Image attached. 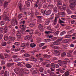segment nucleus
Here are the masks:
<instances>
[{
  "mask_svg": "<svg viewBox=\"0 0 76 76\" xmlns=\"http://www.w3.org/2000/svg\"><path fill=\"white\" fill-rule=\"evenodd\" d=\"M69 3L71 5H70V7L72 10H74L75 6H76V1L75 0H69Z\"/></svg>",
  "mask_w": 76,
  "mask_h": 76,
  "instance_id": "nucleus-1",
  "label": "nucleus"
},
{
  "mask_svg": "<svg viewBox=\"0 0 76 76\" xmlns=\"http://www.w3.org/2000/svg\"><path fill=\"white\" fill-rule=\"evenodd\" d=\"M20 72H21V75H23V74H28L29 72H27V70L26 69L23 68H21L20 69Z\"/></svg>",
  "mask_w": 76,
  "mask_h": 76,
  "instance_id": "nucleus-2",
  "label": "nucleus"
},
{
  "mask_svg": "<svg viewBox=\"0 0 76 76\" xmlns=\"http://www.w3.org/2000/svg\"><path fill=\"white\" fill-rule=\"evenodd\" d=\"M57 39V38L56 37L52 38L50 40V39H44V41L45 42H50V41H55V39Z\"/></svg>",
  "mask_w": 76,
  "mask_h": 76,
  "instance_id": "nucleus-3",
  "label": "nucleus"
},
{
  "mask_svg": "<svg viewBox=\"0 0 76 76\" xmlns=\"http://www.w3.org/2000/svg\"><path fill=\"white\" fill-rule=\"evenodd\" d=\"M0 31L2 33L5 34V33H6L7 32V28H5L4 29L3 28H0Z\"/></svg>",
  "mask_w": 76,
  "mask_h": 76,
  "instance_id": "nucleus-4",
  "label": "nucleus"
},
{
  "mask_svg": "<svg viewBox=\"0 0 76 76\" xmlns=\"http://www.w3.org/2000/svg\"><path fill=\"white\" fill-rule=\"evenodd\" d=\"M30 1L31 2V3H32L31 0H28L26 1V5L28 7H29L30 6Z\"/></svg>",
  "mask_w": 76,
  "mask_h": 76,
  "instance_id": "nucleus-5",
  "label": "nucleus"
},
{
  "mask_svg": "<svg viewBox=\"0 0 76 76\" xmlns=\"http://www.w3.org/2000/svg\"><path fill=\"white\" fill-rule=\"evenodd\" d=\"M63 61H62L61 60H59L58 61V62H59L58 63V64H59L60 66H61L63 65Z\"/></svg>",
  "mask_w": 76,
  "mask_h": 76,
  "instance_id": "nucleus-6",
  "label": "nucleus"
},
{
  "mask_svg": "<svg viewBox=\"0 0 76 76\" xmlns=\"http://www.w3.org/2000/svg\"><path fill=\"white\" fill-rule=\"evenodd\" d=\"M50 22V19L49 18L46 19L45 22L46 25H48L49 24Z\"/></svg>",
  "mask_w": 76,
  "mask_h": 76,
  "instance_id": "nucleus-7",
  "label": "nucleus"
},
{
  "mask_svg": "<svg viewBox=\"0 0 76 76\" xmlns=\"http://www.w3.org/2000/svg\"><path fill=\"white\" fill-rule=\"evenodd\" d=\"M57 17H55L54 22L53 23V25H56L57 24Z\"/></svg>",
  "mask_w": 76,
  "mask_h": 76,
  "instance_id": "nucleus-8",
  "label": "nucleus"
},
{
  "mask_svg": "<svg viewBox=\"0 0 76 76\" xmlns=\"http://www.w3.org/2000/svg\"><path fill=\"white\" fill-rule=\"evenodd\" d=\"M57 3L58 7V6L62 5V2L61 0H58L57 1Z\"/></svg>",
  "mask_w": 76,
  "mask_h": 76,
  "instance_id": "nucleus-9",
  "label": "nucleus"
},
{
  "mask_svg": "<svg viewBox=\"0 0 76 76\" xmlns=\"http://www.w3.org/2000/svg\"><path fill=\"white\" fill-rule=\"evenodd\" d=\"M38 28L40 31H43V26L41 24H39V25Z\"/></svg>",
  "mask_w": 76,
  "mask_h": 76,
  "instance_id": "nucleus-10",
  "label": "nucleus"
},
{
  "mask_svg": "<svg viewBox=\"0 0 76 76\" xmlns=\"http://www.w3.org/2000/svg\"><path fill=\"white\" fill-rule=\"evenodd\" d=\"M51 10H48L46 13V15H47V16L50 15L51 14Z\"/></svg>",
  "mask_w": 76,
  "mask_h": 76,
  "instance_id": "nucleus-11",
  "label": "nucleus"
},
{
  "mask_svg": "<svg viewBox=\"0 0 76 76\" xmlns=\"http://www.w3.org/2000/svg\"><path fill=\"white\" fill-rule=\"evenodd\" d=\"M69 42V40L67 39H64L62 41V43L63 44H66V43H68Z\"/></svg>",
  "mask_w": 76,
  "mask_h": 76,
  "instance_id": "nucleus-12",
  "label": "nucleus"
},
{
  "mask_svg": "<svg viewBox=\"0 0 76 76\" xmlns=\"http://www.w3.org/2000/svg\"><path fill=\"white\" fill-rule=\"evenodd\" d=\"M53 44H54V45H59L60 43V42H58V41H56L53 43Z\"/></svg>",
  "mask_w": 76,
  "mask_h": 76,
  "instance_id": "nucleus-13",
  "label": "nucleus"
},
{
  "mask_svg": "<svg viewBox=\"0 0 76 76\" xmlns=\"http://www.w3.org/2000/svg\"><path fill=\"white\" fill-rule=\"evenodd\" d=\"M54 7V6L53 4H49L48 6V9H52Z\"/></svg>",
  "mask_w": 76,
  "mask_h": 76,
  "instance_id": "nucleus-14",
  "label": "nucleus"
},
{
  "mask_svg": "<svg viewBox=\"0 0 76 76\" xmlns=\"http://www.w3.org/2000/svg\"><path fill=\"white\" fill-rule=\"evenodd\" d=\"M26 67H27V68H31L32 66L29 64H26Z\"/></svg>",
  "mask_w": 76,
  "mask_h": 76,
  "instance_id": "nucleus-15",
  "label": "nucleus"
},
{
  "mask_svg": "<svg viewBox=\"0 0 76 76\" xmlns=\"http://www.w3.org/2000/svg\"><path fill=\"white\" fill-rule=\"evenodd\" d=\"M15 39V37H9V41H14Z\"/></svg>",
  "mask_w": 76,
  "mask_h": 76,
  "instance_id": "nucleus-16",
  "label": "nucleus"
},
{
  "mask_svg": "<svg viewBox=\"0 0 76 76\" xmlns=\"http://www.w3.org/2000/svg\"><path fill=\"white\" fill-rule=\"evenodd\" d=\"M30 58L31 59V60H34L33 61H35V62L37 61V60L33 56H31L30 57Z\"/></svg>",
  "mask_w": 76,
  "mask_h": 76,
  "instance_id": "nucleus-17",
  "label": "nucleus"
},
{
  "mask_svg": "<svg viewBox=\"0 0 76 76\" xmlns=\"http://www.w3.org/2000/svg\"><path fill=\"white\" fill-rule=\"evenodd\" d=\"M50 67L53 69H55V64L54 63H52L50 65Z\"/></svg>",
  "mask_w": 76,
  "mask_h": 76,
  "instance_id": "nucleus-18",
  "label": "nucleus"
},
{
  "mask_svg": "<svg viewBox=\"0 0 76 76\" xmlns=\"http://www.w3.org/2000/svg\"><path fill=\"white\" fill-rule=\"evenodd\" d=\"M56 71H57V72L59 71V72H61V73H64L65 72L64 71H63L61 69H57Z\"/></svg>",
  "mask_w": 76,
  "mask_h": 76,
  "instance_id": "nucleus-19",
  "label": "nucleus"
},
{
  "mask_svg": "<svg viewBox=\"0 0 76 76\" xmlns=\"http://www.w3.org/2000/svg\"><path fill=\"white\" fill-rule=\"evenodd\" d=\"M19 9L20 10H23V8H22V5L20 4L19 6Z\"/></svg>",
  "mask_w": 76,
  "mask_h": 76,
  "instance_id": "nucleus-20",
  "label": "nucleus"
},
{
  "mask_svg": "<svg viewBox=\"0 0 76 76\" xmlns=\"http://www.w3.org/2000/svg\"><path fill=\"white\" fill-rule=\"evenodd\" d=\"M35 46H36V45L34 43H31L30 45V47H31V48H34L35 47Z\"/></svg>",
  "mask_w": 76,
  "mask_h": 76,
  "instance_id": "nucleus-21",
  "label": "nucleus"
},
{
  "mask_svg": "<svg viewBox=\"0 0 76 76\" xmlns=\"http://www.w3.org/2000/svg\"><path fill=\"white\" fill-rule=\"evenodd\" d=\"M53 11L55 13H57V8L56 7H55L53 8Z\"/></svg>",
  "mask_w": 76,
  "mask_h": 76,
  "instance_id": "nucleus-22",
  "label": "nucleus"
},
{
  "mask_svg": "<svg viewBox=\"0 0 76 76\" xmlns=\"http://www.w3.org/2000/svg\"><path fill=\"white\" fill-rule=\"evenodd\" d=\"M66 31H63L61 33L60 35H61V36H63L64 35L66 34Z\"/></svg>",
  "mask_w": 76,
  "mask_h": 76,
  "instance_id": "nucleus-23",
  "label": "nucleus"
},
{
  "mask_svg": "<svg viewBox=\"0 0 76 76\" xmlns=\"http://www.w3.org/2000/svg\"><path fill=\"white\" fill-rule=\"evenodd\" d=\"M66 11L68 14H72V11L70 10L67 9L66 10Z\"/></svg>",
  "mask_w": 76,
  "mask_h": 76,
  "instance_id": "nucleus-24",
  "label": "nucleus"
},
{
  "mask_svg": "<svg viewBox=\"0 0 76 76\" xmlns=\"http://www.w3.org/2000/svg\"><path fill=\"white\" fill-rule=\"evenodd\" d=\"M43 56L45 58H47V57H49V58H50V55H48L46 54L44 55Z\"/></svg>",
  "mask_w": 76,
  "mask_h": 76,
  "instance_id": "nucleus-25",
  "label": "nucleus"
},
{
  "mask_svg": "<svg viewBox=\"0 0 76 76\" xmlns=\"http://www.w3.org/2000/svg\"><path fill=\"white\" fill-rule=\"evenodd\" d=\"M41 22H42L41 19V18H39L38 20V21H37V23H38V24L39 23H41Z\"/></svg>",
  "mask_w": 76,
  "mask_h": 76,
  "instance_id": "nucleus-26",
  "label": "nucleus"
},
{
  "mask_svg": "<svg viewBox=\"0 0 76 76\" xmlns=\"http://www.w3.org/2000/svg\"><path fill=\"white\" fill-rule=\"evenodd\" d=\"M66 8V5L65 4H64L63 6L62 9L63 10H65Z\"/></svg>",
  "mask_w": 76,
  "mask_h": 76,
  "instance_id": "nucleus-27",
  "label": "nucleus"
},
{
  "mask_svg": "<svg viewBox=\"0 0 76 76\" xmlns=\"http://www.w3.org/2000/svg\"><path fill=\"white\" fill-rule=\"evenodd\" d=\"M72 37V36L69 34L65 36V38H70Z\"/></svg>",
  "mask_w": 76,
  "mask_h": 76,
  "instance_id": "nucleus-28",
  "label": "nucleus"
},
{
  "mask_svg": "<svg viewBox=\"0 0 76 76\" xmlns=\"http://www.w3.org/2000/svg\"><path fill=\"white\" fill-rule=\"evenodd\" d=\"M24 56L26 57H28L30 56V55L29 54L26 53L24 55Z\"/></svg>",
  "mask_w": 76,
  "mask_h": 76,
  "instance_id": "nucleus-29",
  "label": "nucleus"
},
{
  "mask_svg": "<svg viewBox=\"0 0 76 76\" xmlns=\"http://www.w3.org/2000/svg\"><path fill=\"white\" fill-rule=\"evenodd\" d=\"M8 5V2L6 1L4 4V7H7V6Z\"/></svg>",
  "mask_w": 76,
  "mask_h": 76,
  "instance_id": "nucleus-30",
  "label": "nucleus"
},
{
  "mask_svg": "<svg viewBox=\"0 0 76 76\" xmlns=\"http://www.w3.org/2000/svg\"><path fill=\"white\" fill-rule=\"evenodd\" d=\"M69 73L70 72L69 71H67L65 73V74L66 76H68L69 75Z\"/></svg>",
  "mask_w": 76,
  "mask_h": 76,
  "instance_id": "nucleus-31",
  "label": "nucleus"
},
{
  "mask_svg": "<svg viewBox=\"0 0 76 76\" xmlns=\"http://www.w3.org/2000/svg\"><path fill=\"white\" fill-rule=\"evenodd\" d=\"M60 27V25L59 24H58L57 26H55V28L56 29H58Z\"/></svg>",
  "mask_w": 76,
  "mask_h": 76,
  "instance_id": "nucleus-32",
  "label": "nucleus"
},
{
  "mask_svg": "<svg viewBox=\"0 0 76 76\" xmlns=\"http://www.w3.org/2000/svg\"><path fill=\"white\" fill-rule=\"evenodd\" d=\"M66 55V53L65 52H64L61 53V57H64V56H65Z\"/></svg>",
  "mask_w": 76,
  "mask_h": 76,
  "instance_id": "nucleus-33",
  "label": "nucleus"
},
{
  "mask_svg": "<svg viewBox=\"0 0 76 76\" xmlns=\"http://www.w3.org/2000/svg\"><path fill=\"white\" fill-rule=\"evenodd\" d=\"M54 13H53L51 15V17L49 19L51 20H52V19H53L54 18Z\"/></svg>",
  "mask_w": 76,
  "mask_h": 76,
  "instance_id": "nucleus-34",
  "label": "nucleus"
},
{
  "mask_svg": "<svg viewBox=\"0 0 76 76\" xmlns=\"http://www.w3.org/2000/svg\"><path fill=\"white\" fill-rule=\"evenodd\" d=\"M6 44H7V43L6 42H3L1 43V45L2 46H6Z\"/></svg>",
  "mask_w": 76,
  "mask_h": 76,
  "instance_id": "nucleus-35",
  "label": "nucleus"
},
{
  "mask_svg": "<svg viewBox=\"0 0 76 76\" xmlns=\"http://www.w3.org/2000/svg\"><path fill=\"white\" fill-rule=\"evenodd\" d=\"M44 71V69L42 67L40 68L39 71L41 73H42L43 71Z\"/></svg>",
  "mask_w": 76,
  "mask_h": 76,
  "instance_id": "nucleus-36",
  "label": "nucleus"
},
{
  "mask_svg": "<svg viewBox=\"0 0 76 76\" xmlns=\"http://www.w3.org/2000/svg\"><path fill=\"white\" fill-rule=\"evenodd\" d=\"M60 52L59 51H58L57 52L55 53L54 54V55L55 56H59L60 55Z\"/></svg>",
  "mask_w": 76,
  "mask_h": 76,
  "instance_id": "nucleus-37",
  "label": "nucleus"
},
{
  "mask_svg": "<svg viewBox=\"0 0 76 76\" xmlns=\"http://www.w3.org/2000/svg\"><path fill=\"white\" fill-rule=\"evenodd\" d=\"M17 65L18 66H19L20 67H23V64L21 63H18Z\"/></svg>",
  "mask_w": 76,
  "mask_h": 76,
  "instance_id": "nucleus-38",
  "label": "nucleus"
},
{
  "mask_svg": "<svg viewBox=\"0 0 76 76\" xmlns=\"http://www.w3.org/2000/svg\"><path fill=\"white\" fill-rule=\"evenodd\" d=\"M53 48L54 49H56V50H59V49H60V48H59L58 47L56 46H54L53 47Z\"/></svg>",
  "mask_w": 76,
  "mask_h": 76,
  "instance_id": "nucleus-39",
  "label": "nucleus"
},
{
  "mask_svg": "<svg viewBox=\"0 0 76 76\" xmlns=\"http://www.w3.org/2000/svg\"><path fill=\"white\" fill-rule=\"evenodd\" d=\"M59 33V31H57L54 34V35L55 36L57 35Z\"/></svg>",
  "mask_w": 76,
  "mask_h": 76,
  "instance_id": "nucleus-40",
  "label": "nucleus"
},
{
  "mask_svg": "<svg viewBox=\"0 0 76 76\" xmlns=\"http://www.w3.org/2000/svg\"><path fill=\"white\" fill-rule=\"evenodd\" d=\"M50 33H52V31H45V34H50Z\"/></svg>",
  "mask_w": 76,
  "mask_h": 76,
  "instance_id": "nucleus-41",
  "label": "nucleus"
},
{
  "mask_svg": "<svg viewBox=\"0 0 76 76\" xmlns=\"http://www.w3.org/2000/svg\"><path fill=\"white\" fill-rule=\"evenodd\" d=\"M67 56L68 57H72V54L69 53H68Z\"/></svg>",
  "mask_w": 76,
  "mask_h": 76,
  "instance_id": "nucleus-42",
  "label": "nucleus"
},
{
  "mask_svg": "<svg viewBox=\"0 0 76 76\" xmlns=\"http://www.w3.org/2000/svg\"><path fill=\"white\" fill-rule=\"evenodd\" d=\"M1 64L2 65H4V64H5V61L3 60L1 61Z\"/></svg>",
  "mask_w": 76,
  "mask_h": 76,
  "instance_id": "nucleus-43",
  "label": "nucleus"
},
{
  "mask_svg": "<svg viewBox=\"0 0 76 76\" xmlns=\"http://www.w3.org/2000/svg\"><path fill=\"white\" fill-rule=\"evenodd\" d=\"M37 72H38L37 71L34 70L32 74H34V75L35 74H37L38 73Z\"/></svg>",
  "mask_w": 76,
  "mask_h": 76,
  "instance_id": "nucleus-44",
  "label": "nucleus"
},
{
  "mask_svg": "<svg viewBox=\"0 0 76 76\" xmlns=\"http://www.w3.org/2000/svg\"><path fill=\"white\" fill-rule=\"evenodd\" d=\"M59 20L60 21V23H65V22L63 21L62 20H60V19H59Z\"/></svg>",
  "mask_w": 76,
  "mask_h": 76,
  "instance_id": "nucleus-45",
  "label": "nucleus"
},
{
  "mask_svg": "<svg viewBox=\"0 0 76 76\" xmlns=\"http://www.w3.org/2000/svg\"><path fill=\"white\" fill-rule=\"evenodd\" d=\"M14 44H15V45H20V43H19V42H15L14 43Z\"/></svg>",
  "mask_w": 76,
  "mask_h": 76,
  "instance_id": "nucleus-46",
  "label": "nucleus"
},
{
  "mask_svg": "<svg viewBox=\"0 0 76 76\" xmlns=\"http://www.w3.org/2000/svg\"><path fill=\"white\" fill-rule=\"evenodd\" d=\"M16 35L18 38H20L21 37V34H17Z\"/></svg>",
  "mask_w": 76,
  "mask_h": 76,
  "instance_id": "nucleus-47",
  "label": "nucleus"
},
{
  "mask_svg": "<svg viewBox=\"0 0 76 76\" xmlns=\"http://www.w3.org/2000/svg\"><path fill=\"white\" fill-rule=\"evenodd\" d=\"M25 43H23L21 44V47H25Z\"/></svg>",
  "mask_w": 76,
  "mask_h": 76,
  "instance_id": "nucleus-48",
  "label": "nucleus"
},
{
  "mask_svg": "<svg viewBox=\"0 0 76 76\" xmlns=\"http://www.w3.org/2000/svg\"><path fill=\"white\" fill-rule=\"evenodd\" d=\"M0 58L2 60H4V56H3V55H0Z\"/></svg>",
  "mask_w": 76,
  "mask_h": 76,
  "instance_id": "nucleus-49",
  "label": "nucleus"
},
{
  "mask_svg": "<svg viewBox=\"0 0 76 76\" xmlns=\"http://www.w3.org/2000/svg\"><path fill=\"white\" fill-rule=\"evenodd\" d=\"M7 76V71H5L4 73V76Z\"/></svg>",
  "mask_w": 76,
  "mask_h": 76,
  "instance_id": "nucleus-50",
  "label": "nucleus"
},
{
  "mask_svg": "<svg viewBox=\"0 0 76 76\" xmlns=\"http://www.w3.org/2000/svg\"><path fill=\"white\" fill-rule=\"evenodd\" d=\"M24 31H25V30L23 29H22L20 30V32L21 34H24Z\"/></svg>",
  "mask_w": 76,
  "mask_h": 76,
  "instance_id": "nucleus-51",
  "label": "nucleus"
},
{
  "mask_svg": "<svg viewBox=\"0 0 76 76\" xmlns=\"http://www.w3.org/2000/svg\"><path fill=\"white\" fill-rule=\"evenodd\" d=\"M16 62L17 61H20V59L18 58V59H16V60H14Z\"/></svg>",
  "mask_w": 76,
  "mask_h": 76,
  "instance_id": "nucleus-52",
  "label": "nucleus"
},
{
  "mask_svg": "<svg viewBox=\"0 0 76 76\" xmlns=\"http://www.w3.org/2000/svg\"><path fill=\"white\" fill-rule=\"evenodd\" d=\"M50 63L49 64H48L46 66V67H50Z\"/></svg>",
  "mask_w": 76,
  "mask_h": 76,
  "instance_id": "nucleus-53",
  "label": "nucleus"
},
{
  "mask_svg": "<svg viewBox=\"0 0 76 76\" xmlns=\"http://www.w3.org/2000/svg\"><path fill=\"white\" fill-rule=\"evenodd\" d=\"M44 44H45V43H41L39 45V47H42V46H43V45H44Z\"/></svg>",
  "mask_w": 76,
  "mask_h": 76,
  "instance_id": "nucleus-54",
  "label": "nucleus"
},
{
  "mask_svg": "<svg viewBox=\"0 0 76 76\" xmlns=\"http://www.w3.org/2000/svg\"><path fill=\"white\" fill-rule=\"evenodd\" d=\"M71 18H73V19H75V18H76V15H72L71 16Z\"/></svg>",
  "mask_w": 76,
  "mask_h": 76,
  "instance_id": "nucleus-55",
  "label": "nucleus"
},
{
  "mask_svg": "<svg viewBox=\"0 0 76 76\" xmlns=\"http://www.w3.org/2000/svg\"><path fill=\"white\" fill-rule=\"evenodd\" d=\"M35 23H31L30 24V25L31 27H32L33 26H35Z\"/></svg>",
  "mask_w": 76,
  "mask_h": 76,
  "instance_id": "nucleus-56",
  "label": "nucleus"
},
{
  "mask_svg": "<svg viewBox=\"0 0 76 76\" xmlns=\"http://www.w3.org/2000/svg\"><path fill=\"white\" fill-rule=\"evenodd\" d=\"M1 26H2V25H4V21H1Z\"/></svg>",
  "mask_w": 76,
  "mask_h": 76,
  "instance_id": "nucleus-57",
  "label": "nucleus"
},
{
  "mask_svg": "<svg viewBox=\"0 0 76 76\" xmlns=\"http://www.w3.org/2000/svg\"><path fill=\"white\" fill-rule=\"evenodd\" d=\"M48 63V62H44L42 63V64H43V65H45L46 64Z\"/></svg>",
  "mask_w": 76,
  "mask_h": 76,
  "instance_id": "nucleus-58",
  "label": "nucleus"
},
{
  "mask_svg": "<svg viewBox=\"0 0 76 76\" xmlns=\"http://www.w3.org/2000/svg\"><path fill=\"white\" fill-rule=\"evenodd\" d=\"M66 15V13L64 12H62L61 13V15L62 16H65Z\"/></svg>",
  "mask_w": 76,
  "mask_h": 76,
  "instance_id": "nucleus-59",
  "label": "nucleus"
},
{
  "mask_svg": "<svg viewBox=\"0 0 76 76\" xmlns=\"http://www.w3.org/2000/svg\"><path fill=\"white\" fill-rule=\"evenodd\" d=\"M35 14L36 16L39 15V13L37 11H36L35 12Z\"/></svg>",
  "mask_w": 76,
  "mask_h": 76,
  "instance_id": "nucleus-60",
  "label": "nucleus"
},
{
  "mask_svg": "<svg viewBox=\"0 0 76 76\" xmlns=\"http://www.w3.org/2000/svg\"><path fill=\"white\" fill-rule=\"evenodd\" d=\"M55 67L56 68H58L59 67V66H58V64H55Z\"/></svg>",
  "mask_w": 76,
  "mask_h": 76,
  "instance_id": "nucleus-61",
  "label": "nucleus"
},
{
  "mask_svg": "<svg viewBox=\"0 0 76 76\" xmlns=\"http://www.w3.org/2000/svg\"><path fill=\"white\" fill-rule=\"evenodd\" d=\"M20 48H17L15 50V51H20Z\"/></svg>",
  "mask_w": 76,
  "mask_h": 76,
  "instance_id": "nucleus-62",
  "label": "nucleus"
},
{
  "mask_svg": "<svg viewBox=\"0 0 76 76\" xmlns=\"http://www.w3.org/2000/svg\"><path fill=\"white\" fill-rule=\"evenodd\" d=\"M47 7V4H44V5H43L44 8H45H45H46Z\"/></svg>",
  "mask_w": 76,
  "mask_h": 76,
  "instance_id": "nucleus-63",
  "label": "nucleus"
},
{
  "mask_svg": "<svg viewBox=\"0 0 76 76\" xmlns=\"http://www.w3.org/2000/svg\"><path fill=\"white\" fill-rule=\"evenodd\" d=\"M3 20L4 22H6L7 20V17H5V18H4Z\"/></svg>",
  "mask_w": 76,
  "mask_h": 76,
  "instance_id": "nucleus-64",
  "label": "nucleus"
}]
</instances>
